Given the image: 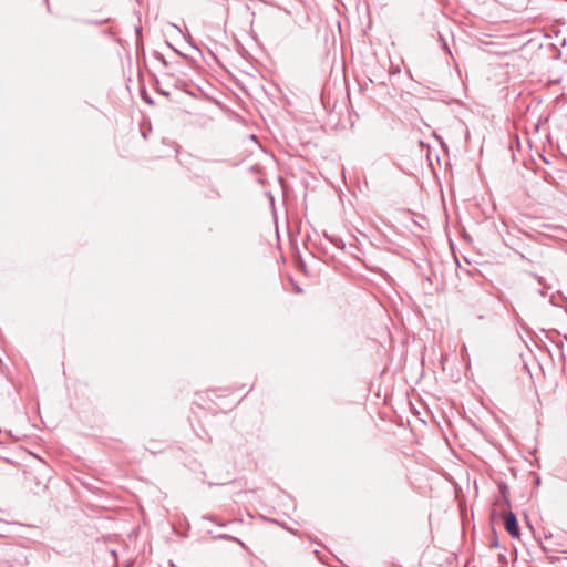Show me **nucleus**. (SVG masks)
Masks as SVG:
<instances>
[{"label":"nucleus","instance_id":"1","mask_svg":"<svg viewBox=\"0 0 567 567\" xmlns=\"http://www.w3.org/2000/svg\"><path fill=\"white\" fill-rule=\"evenodd\" d=\"M504 526L506 532L513 537L518 538L520 535L517 518L513 512H508L504 516Z\"/></svg>","mask_w":567,"mask_h":567},{"label":"nucleus","instance_id":"2","mask_svg":"<svg viewBox=\"0 0 567 567\" xmlns=\"http://www.w3.org/2000/svg\"><path fill=\"white\" fill-rule=\"evenodd\" d=\"M215 538L231 540V542L239 544L240 546H244V543L239 538L230 536L228 534H219V535L215 536Z\"/></svg>","mask_w":567,"mask_h":567},{"label":"nucleus","instance_id":"3","mask_svg":"<svg viewBox=\"0 0 567 567\" xmlns=\"http://www.w3.org/2000/svg\"><path fill=\"white\" fill-rule=\"evenodd\" d=\"M204 518H205V519H208V520H210V522H214V523L218 524V525H219V526H221V527L226 526V523L218 522V520H217V518H216V517H214V516H205Z\"/></svg>","mask_w":567,"mask_h":567},{"label":"nucleus","instance_id":"4","mask_svg":"<svg viewBox=\"0 0 567 567\" xmlns=\"http://www.w3.org/2000/svg\"><path fill=\"white\" fill-rule=\"evenodd\" d=\"M491 547H498V540L496 538L491 543Z\"/></svg>","mask_w":567,"mask_h":567},{"label":"nucleus","instance_id":"5","mask_svg":"<svg viewBox=\"0 0 567 567\" xmlns=\"http://www.w3.org/2000/svg\"><path fill=\"white\" fill-rule=\"evenodd\" d=\"M159 60H161V62H162L164 65H167V62H166V60L164 59V56H163V55H161V56H159Z\"/></svg>","mask_w":567,"mask_h":567},{"label":"nucleus","instance_id":"6","mask_svg":"<svg viewBox=\"0 0 567 567\" xmlns=\"http://www.w3.org/2000/svg\"><path fill=\"white\" fill-rule=\"evenodd\" d=\"M443 48L450 53L447 44L443 41Z\"/></svg>","mask_w":567,"mask_h":567},{"label":"nucleus","instance_id":"7","mask_svg":"<svg viewBox=\"0 0 567 567\" xmlns=\"http://www.w3.org/2000/svg\"><path fill=\"white\" fill-rule=\"evenodd\" d=\"M549 537H551V534H549V535H547V534H546V535H545V538H546V539H547V538H549Z\"/></svg>","mask_w":567,"mask_h":567}]
</instances>
